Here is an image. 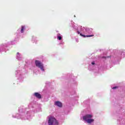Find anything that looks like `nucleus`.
I'll return each mask as SVG.
<instances>
[{
    "label": "nucleus",
    "instance_id": "obj_9",
    "mask_svg": "<svg viewBox=\"0 0 125 125\" xmlns=\"http://www.w3.org/2000/svg\"><path fill=\"white\" fill-rule=\"evenodd\" d=\"M57 39H58L59 41H61V40H62V37L61 36H58V35Z\"/></svg>",
    "mask_w": 125,
    "mask_h": 125
},
{
    "label": "nucleus",
    "instance_id": "obj_5",
    "mask_svg": "<svg viewBox=\"0 0 125 125\" xmlns=\"http://www.w3.org/2000/svg\"><path fill=\"white\" fill-rule=\"evenodd\" d=\"M55 105H56V106H58V107H62V103L58 101L55 102Z\"/></svg>",
    "mask_w": 125,
    "mask_h": 125
},
{
    "label": "nucleus",
    "instance_id": "obj_3",
    "mask_svg": "<svg viewBox=\"0 0 125 125\" xmlns=\"http://www.w3.org/2000/svg\"><path fill=\"white\" fill-rule=\"evenodd\" d=\"M92 118V115L91 114H86L85 116H83V121H87L88 120H89Z\"/></svg>",
    "mask_w": 125,
    "mask_h": 125
},
{
    "label": "nucleus",
    "instance_id": "obj_8",
    "mask_svg": "<svg viewBox=\"0 0 125 125\" xmlns=\"http://www.w3.org/2000/svg\"><path fill=\"white\" fill-rule=\"evenodd\" d=\"M25 27L24 26H21V33H24V30H25Z\"/></svg>",
    "mask_w": 125,
    "mask_h": 125
},
{
    "label": "nucleus",
    "instance_id": "obj_11",
    "mask_svg": "<svg viewBox=\"0 0 125 125\" xmlns=\"http://www.w3.org/2000/svg\"><path fill=\"white\" fill-rule=\"evenodd\" d=\"M91 64L92 65H94L95 64V62H92Z\"/></svg>",
    "mask_w": 125,
    "mask_h": 125
},
{
    "label": "nucleus",
    "instance_id": "obj_14",
    "mask_svg": "<svg viewBox=\"0 0 125 125\" xmlns=\"http://www.w3.org/2000/svg\"><path fill=\"white\" fill-rule=\"evenodd\" d=\"M78 34H80V32L78 31Z\"/></svg>",
    "mask_w": 125,
    "mask_h": 125
},
{
    "label": "nucleus",
    "instance_id": "obj_4",
    "mask_svg": "<svg viewBox=\"0 0 125 125\" xmlns=\"http://www.w3.org/2000/svg\"><path fill=\"white\" fill-rule=\"evenodd\" d=\"M34 95L36 98H38V99H41V98H42V95L38 92L34 93Z\"/></svg>",
    "mask_w": 125,
    "mask_h": 125
},
{
    "label": "nucleus",
    "instance_id": "obj_2",
    "mask_svg": "<svg viewBox=\"0 0 125 125\" xmlns=\"http://www.w3.org/2000/svg\"><path fill=\"white\" fill-rule=\"evenodd\" d=\"M35 65L36 67H38L40 68L42 71H44V69H43V64L42 62H40L39 61L36 60L35 61Z\"/></svg>",
    "mask_w": 125,
    "mask_h": 125
},
{
    "label": "nucleus",
    "instance_id": "obj_12",
    "mask_svg": "<svg viewBox=\"0 0 125 125\" xmlns=\"http://www.w3.org/2000/svg\"><path fill=\"white\" fill-rule=\"evenodd\" d=\"M116 88H117V87H116V86L113 87V89H116Z\"/></svg>",
    "mask_w": 125,
    "mask_h": 125
},
{
    "label": "nucleus",
    "instance_id": "obj_6",
    "mask_svg": "<svg viewBox=\"0 0 125 125\" xmlns=\"http://www.w3.org/2000/svg\"><path fill=\"white\" fill-rule=\"evenodd\" d=\"M80 36H81V37H83V38H86V37L87 38H89L90 37H94V35L85 36V35H83L82 33H80Z\"/></svg>",
    "mask_w": 125,
    "mask_h": 125
},
{
    "label": "nucleus",
    "instance_id": "obj_1",
    "mask_svg": "<svg viewBox=\"0 0 125 125\" xmlns=\"http://www.w3.org/2000/svg\"><path fill=\"white\" fill-rule=\"evenodd\" d=\"M48 125H58V121L55 118L50 116L48 121Z\"/></svg>",
    "mask_w": 125,
    "mask_h": 125
},
{
    "label": "nucleus",
    "instance_id": "obj_10",
    "mask_svg": "<svg viewBox=\"0 0 125 125\" xmlns=\"http://www.w3.org/2000/svg\"><path fill=\"white\" fill-rule=\"evenodd\" d=\"M85 30L87 32H88V31H89V30H93V29H92V28H86Z\"/></svg>",
    "mask_w": 125,
    "mask_h": 125
},
{
    "label": "nucleus",
    "instance_id": "obj_13",
    "mask_svg": "<svg viewBox=\"0 0 125 125\" xmlns=\"http://www.w3.org/2000/svg\"><path fill=\"white\" fill-rule=\"evenodd\" d=\"M103 58H106V57H103Z\"/></svg>",
    "mask_w": 125,
    "mask_h": 125
},
{
    "label": "nucleus",
    "instance_id": "obj_7",
    "mask_svg": "<svg viewBox=\"0 0 125 125\" xmlns=\"http://www.w3.org/2000/svg\"><path fill=\"white\" fill-rule=\"evenodd\" d=\"M86 122L88 124H91V123H93V122H94V119L90 118V119H88Z\"/></svg>",
    "mask_w": 125,
    "mask_h": 125
}]
</instances>
